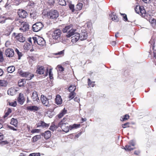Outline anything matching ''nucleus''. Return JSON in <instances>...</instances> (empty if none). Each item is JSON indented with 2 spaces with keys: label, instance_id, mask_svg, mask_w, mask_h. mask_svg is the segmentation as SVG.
Wrapping results in <instances>:
<instances>
[{
  "label": "nucleus",
  "instance_id": "nucleus-29",
  "mask_svg": "<svg viewBox=\"0 0 156 156\" xmlns=\"http://www.w3.org/2000/svg\"><path fill=\"white\" fill-rule=\"evenodd\" d=\"M67 112V110L64 108L61 112L58 115V118H61L63 115L65 114Z\"/></svg>",
  "mask_w": 156,
  "mask_h": 156
},
{
  "label": "nucleus",
  "instance_id": "nucleus-52",
  "mask_svg": "<svg viewBox=\"0 0 156 156\" xmlns=\"http://www.w3.org/2000/svg\"><path fill=\"white\" fill-rule=\"evenodd\" d=\"M40 155L39 153H33L30 154L29 156H40Z\"/></svg>",
  "mask_w": 156,
  "mask_h": 156
},
{
  "label": "nucleus",
  "instance_id": "nucleus-19",
  "mask_svg": "<svg viewBox=\"0 0 156 156\" xmlns=\"http://www.w3.org/2000/svg\"><path fill=\"white\" fill-rule=\"evenodd\" d=\"M17 100L18 102L21 105L23 104L25 101L23 94H22L20 93Z\"/></svg>",
  "mask_w": 156,
  "mask_h": 156
},
{
  "label": "nucleus",
  "instance_id": "nucleus-16",
  "mask_svg": "<svg viewBox=\"0 0 156 156\" xmlns=\"http://www.w3.org/2000/svg\"><path fill=\"white\" fill-rule=\"evenodd\" d=\"M49 125V124H47L44 121H41L37 124V127H41L44 128H47L48 127Z\"/></svg>",
  "mask_w": 156,
  "mask_h": 156
},
{
  "label": "nucleus",
  "instance_id": "nucleus-50",
  "mask_svg": "<svg viewBox=\"0 0 156 156\" xmlns=\"http://www.w3.org/2000/svg\"><path fill=\"white\" fill-rule=\"evenodd\" d=\"M47 3L50 5H51L54 3L55 1L54 0H48Z\"/></svg>",
  "mask_w": 156,
  "mask_h": 156
},
{
  "label": "nucleus",
  "instance_id": "nucleus-24",
  "mask_svg": "<svg viewBox=\"0 0 156 156\" xmlns=\"http://www.w3.org/2000/svg\"><path fill=\"white\" fill-rule=\"evenodd\" d=\"M27 109L31 111H36L39 110V107L35 106H27Z\"/></svg>",
  "mask_w": 156,
  "mask_h": 156
},
{
  "label": "nucleus",
  "instance_id": "nucleus-21",
  "mask_svg": "<svg viewBox=\"0 0 156 156\" xmlns=\"http://www.w3.org/2000/svg\"><path fill=\"white\" fill-rule=\"evenodd\" d=\"M55 101V103L58 105H61L62 103V99L59 95H56Z\"/></svg>",
  "mask_w": 156,
  "mask_h": 156
},
{
  "label": "nucleus",
  "instance_id": "nucleus-28",
  "mask_svg": "<svg viewBox=\"0 0 156 156\" xmlns=\"http://www.w3.org/2000/svg\"><path fill=\"white\" fill-rule=\"evenodd\" d=\"M83 7V4L81 3H78L76 5L75 7L76 11H78L80 10Z\"/></svg>",
  "mask_w": 156,
  "mask_h": 156
},
{
  "label": "nucleus",
  "instance_id": "nucleus-64",
  "mask_svg": "<svg viewBox=\"0 0 156 156\" xmlns=\"http://www.w3.org/2000/svg\"><path fill=\"white\" fill-rule=\"evenodd\" d=\"M3 139V135L2 133H0V140H2Z\"/></svg>",
  "mask_w": 156,
  "mask_h": 156
},
{
  "label": "nucleus",
  "instance_id": "nucleus-40",
  "mask_svg": "<svg viewBox=\"0 0 156 156\" xmlns=\"http://www.w3.org/2000/svg\"><path fill=\"white\" fill-rule=\"evenodd\" d=\"M59 4L62 6H65L66 5V3L65 0H59Z\"/></svg>",
  "mask_w": 156,
  "mask_h": 156
},
{
  "label": "nucleus",
  "instance_id": "nucleus-36",
  "mask_svg": "<svg viewBox=\"0 0 156 156\" xmlns=\"http://www.w3.org/2000/svg\"><path fill=\"white\" fill-rule=\"evenodd\" d=\"M88 85L90 87H94V82H92L90 79H88Z\"/></svg>",
  "mask_w": 156,
  "mask_h": 156
},
{
  "label": "nucleus",
  "instance_id": "nucleus-23",
  "mask_svg": "<svg viewBox=\"0 0 156 156\" xmlns=\"http://www.w3.org/2000/svg\"><path fill=\"white\" fill-rule=\"evenodd\" d=\"M17 90L14 88H11L7 91L8 94L10 95H13L15 94Z\"/></svg>",
  "mask_w": 156,
  "mask_h": 156
},
{
  "label": "nucleus",
  "instance_id": "nucleus-58",
  "mask_svg": "<svg viewBox=\"0 0 156 156\" xmlns=\"http://www.w3.org/2000/svg\"><path fill=\"white\" fill-rule=\"evenodd\" d=\"M140 153V151L139 150L135 151L134 154L136 155H138Z\"/></svg>",
  "mask_w": 156,
  "mask_h": 156
},
{
  "label": "nucleus",
  "instance_id": "nucleus-12",
  "mask_svg": "<svg viewBox=\"0 0 156 156\" xmlns=\"http://www.w3.org/2000/svg\"><path fill=\"white\" fill-rule=\"evenodd\" d=\"M19 17L22 18H25L28 15V13L25 10L23 9H19L18 12Z\"/></svg>",
  "mask_w": 156,
  "mask_h": 156
},
{
  "label": "nucleus",
  "instance_id": "nucleus-31",
  "mask_svg": "<svg viewBox=\"0 0 156 156\" xmlns=\"http://www.w3.org/2000/svg\"><path fill=\"white\" fill-rule=\"evenodd\" d=\"M17 121L16 119H15L13 118L12 119L10 122L11 124L16 127L17 126Z\"/></svg>",
  "mask_w": 156,
  "mask_h": 156
},
{
  "label": "nucleus",
  "instance_id": "nucleus-6",
  "mask_svg": "<svg viewBox=\"0 0 156 156\" xmlns=\"http://www.w3.org/2000/svg\"><path fill=\"white\" fill-rule=\"evenodd\" d=\"M43 25L41 22L36 23L32 26L33 30L35 32H38L43 27Z\"/></svg>",
  "mask_w": 156,
  "mask_h": 156
},
{
  "label": "nucleus",
  "instance_id": "nucleus-54",
  "mask_svg": "<svg viewBox=\"0 0 156 156\" xmlns=\"http://www.w3.org/2000/svg\"><path fill=\"white\" fill-rule=\"evenodd\" d=\"M34 5V3L33 1H30L28 4V5L30 6H33Z\"/></svg>",
  "mask_w": 156,
  "mask_h": 156
},
{
  "label": "nucleus",
  "instance_id": "nucleus-45",
  "mask_svg": "<svg viewBox=\"0 0 156 156\" xmlns=\"http://www.w3.org/2000/svg\"><path fill=\"white\" fill-rule=\"evenodd\" d=\"M149 22L153 25H155L156 24V20L154 19H151Z\"/></svg>",
  "mask_w": 156,
  "mask_h": 156
},
{
  "label": "nucleus",
  "instance_id": "nucleus-61",
  "mask_svg": "<svg viewBox=\"0 0 156 156\" xmlns=\"http://www.w3.org/2000/svg\"><path fill=\"white\" fill-rule=\"evenodd\" d=\"M30 16L31 18H32L33 19H35L36 17L34 15V14L33 13H30Z\"/></svg>",
  "mask_w": 156,
  "mask_h": 156
},
{
  "label": "nucleus",
  "instance_id": "nucleus-14",
  "mask_svg": "<svg viewBox=\"0 0 156 156\" xmlns=\"http://www.w3.org/2000/svg\"><path fill=\"white\" fill-rule=\"evenodd\" d=\"M75 35L74 36L72 37H71V41L73 43H75L76 42L80 39V34L77 33L75 32L74 34Z\"/></svg>",
  "mask_w": 156,
  "mask_h": 156
},
{
  "label": "nucleus",
  "instance_id": "nucleus-41",
  "mask_svg": "<svg viewBox=\"0 0 156 156\" xmlns=\"http://www.w3.org/2000/svg\"><path fill=\"white\" fill-rule=\"evenodd\" d=\"M69 8L73 12H74L76 11L75 8H74L73 5L70 4L69 5Z\"/></svg>",
  "mask_w": 156,
  "mask_h": 156
},
{
  "label": "nucleus",
  "instance_id": "nucleus-10",
  "mask_svg": "<svg viewBox=\"0 0 156 156\" xmlns=\"http://www.w3.org/2000/svg\"><path fill=\"white\" fill-rule=\"evenodd\" d=\"M5 55L7 57H12L14 55V51L12 48H7L5 50Z\"/></svg>",
  "mask_w": 156,
  "mask_h": 156
},
{
  "label": "nucleus",
  "instance_id": "nucleus-38",
  "mask_svg": "<svg viewBox=\"0 0 156 156\" xmlns=\"http://www.w3.org/2000/svg\"><path fill=\"white\" fill-rule=\"evenodd\" d=\"M12 112L11 109L9 108L7 110V112H5V115H4V118H5L8 116L10 113Z\"/></svg>",
  "mask_w": 156,
  "mask_h": 156
},
{
  "label": "nucleus",
  "instance_id": "nucleus-42",
  "mask_svg": "<svg viewBox=\"0 0 156 156\" xmlns=\"http://www.w3.org/2000/svg\"><path fill=\"white\" fill-rule=\"evenodd\" d=\"M130 124V123L127 122L126 123L122 124V126L123 128H125L126 127H129V125Z\"/></svg>",
  "mask_w": 156,
  "mask_h": 156
},
{
  "label": "nucleus",
  "instance_id": "nucleus-20",
  "mask_svg": "<svg viewBox=\"0 0 156 156\" xmlns=\"http://www.w3.org/2000/svg\"><path fill=\"white\" fill-rule=\"evenodd\" d=\"M28 40L32 45H36V37H33L28 38Z\"/></svg>",
  "mask_w": 156,
  "mask_h": 156
},
{
  "label": "nucleus",
  "instance_id": "nucleus-37",
  "mask_svg": "<svg viewBox=\"0 0 156 156\" xmlns=\"http://www.w3.org/2000/svg\"><path fill=\"white\" fill-rule=\"evenodd\" d=\"M129 118V116L128 115H125L123 117H121L120 120L121 121H124L127 120Z\"/></svg>",
  "mask_w": 156,
  "mask_h": 156
},
{
  "label": "nucleus",
  "instance_id": "nucleus-33",
  "mask_svg": "<svg viewBox=\"0 0 156 156\" xmlns=\"http://www.w3.org/2000/svg\"><path fill=\"white\" fill-rule=\"evenodd\" d=\"M69 94L68 98L69 99V100L73 99L75 96L76 94L74 92H70Z\"/></svg>",
  "mask_w": 156,
  "mask_h": 156
},
{
  "label": "nucleus",
  "instance_id": "nucleus-25",
  "mask_svg": "<svg viewBox=\"0 0 156 156\" xmlns=\"http://www.w3.org/2000/svg\"><path fill=\"white\" fill-rule=\"evenodd\" d=\"M80 126L79 124H74L73 125H70L69 126V130H71L74 129H76L79 128Z\"/></svg>",
  "mask_w": 156,
  "mask_h": 156
},
{
  "label": "nucleus",
  "instance_id": "nucleus-34",
  "mask_svg": "<svg viewBox=\"0 0 156 156\" xmlns=\"http://www.w3.org/2000/svg\"><path fill=\"white\" fill-rule=\"evenodd\" d=\"M76 89V88L75 86L70 85L68 89L69 91V92H74Z\"/></svg>",
  "mask_w": 156,
  "mask_h": 156
},
{
  "label": "nucleus",
  "instance_id": "nucleus-3",
  "mask_svg": "<svg viewBox=\"0 0 156 156\" xmlns=\"http://www.w3.org/2000/svg\"><path fill=\"white\" fill-rule=\"evenodd\" d=\"M62 34V32L59 29L56 30L52 33V38L55 40L56 42H58L61 40Z\"/></svg>",
  "mask_w": 156,
  "mask_h": 156
},
{
  "label": "nucleus",
  "instance_id": "nucleus-49",
  "mask_svg": "<svg viewBox=\"0 0 156 156\" xmlns=\"http://www.w3.org/2000/svg\"><path fill=\"white\" fill-rule=\"evenodd\" d=\"M58 71H59V72H62L64 70V68L62 66H58Z\"/></svg>",
  "mask_w": 156,
  "mask_h": 156
},
{
  "label": "nucleus",
  "instance_id": "nucleus-48",
  "mask_svg": "<svg viewBox=\"0 0 156 156\" xmlns=\"http://www.w3.org/2000/svg\"><path fill=\"white\" fill-rule=\"evenodd\" d=\"M17 40L20 42H23L25 41V38L23 36L21 37L17 38Z\"/></svg>",
  "mask_w": 156,
  "mask_h": 156
},
{
  "label": "nucleus",
  "instance_id": "nucleus-22",
  "mask_svg": "<svg viewBox=\"0 0 156 156\" xmlns=\"http://www.w3.org/2000/svg\"><path fill=\"white\" fill-rule=\"evenodd\" d=\"M42 136H44V138L47 139H49L51 136V133L50 131H47L45 132L44 133L41 134Z\"/></svg>",
  "mask_w": 156,
  "mask_h": 156
},
{
  "label": "nucleus",
  "instance_id": "nucleus-35",
  "mask_svg": "<svg viewBox=\"0 0 156 156\" xmlns=\"http://www.w3.org/2000/svg\"><path fill=\"white\" fill-rule=\"evenodd\" d=\"M7 83L4 80H0V86L5 87L7 85Z\"/></svg>",
  "mask_w": 156,
  "mask_h": 156
},
{
  "label": "nucleus",
  "instance_id": "nucleus-7",
  "mask_svg": "<svg viewBox=\"0 0 156 156\" xmlns=\"http://www.w3.org/2000/svg\"><path fill=\"white\" fill-rule=\"evenodd\" d=\"M135 10L136 13L142 16H143V15L145 14L146 13V11L143 6H136L135 8Z\"/></svg>",
  "mask_w": 156,
  "mask_h": 156
},
{
  "label": "nucleus",
  "instance_id": "nucleus-51",
  "mask_svg": "<svg viewBox=\"0 0 156 156\" xmlns=\"http://www.w3.org/2000/svg\"><path fill=\"white\" fill-rule=\"evenodd\" d=\"M9 105L15 107L16 105V101H14L13 102H10L9 103Z\"/></svg>",
  "mask_w": 156,
  "mask_h": 156
},
{
  "label": "nucleus",
  "instance_id": "nucleus-47",
  "mask_svg": "<svg viewBox=\"0 0 156 156\" xmlns=\"http://www.w3.org/2000/svg\"><path fill=\"white\" fill-rule=\"evenodd\" d=\"M120 14L122 16H123V19L125 21H127L128 20L127 15L126 14L121 13H120Z\"/></svg>",
  "mask_w": 156,
  "mask_h": 156
},
{
  "label": "nucleus",
  "instance_id": "nucleus-57",
  "mask_svg": "<svg viewBox=\"0 0 156 156\" xmlns=\"http://www.w3.org/2000/svg\"><path fill=\"white\" fill-rule=\"evenodd\" d=\"M39 132V130L38 129H33L31 130V132L32 133H38Z\"/></svg>",
  "mask_w": 156,
  "mask_h": 156
},
{
  "label": "nucleus",
  "instance_id": "nucleus-17",
  "mask_svg": "<svg viewBox=\"0 0 156 156\" xmlns=\"http://www.w3.org/2000/svg\"><path fill=\"white\" fill-rule=\"evenodd\" d=\"M22 27L20 28V30H22L23 32L29 29V25L26 23H22Z\"/></svg>",
  "mask_w": 156,
  "mask_h": 156
},
{
  "label": "nucleus",
  "instance_id": "nucleus-26",
  "mask_svg": "<svg viewBox=\"0 0 156 156\" xmlns=\"http://www.w3.org/2000/svg\"><path fill=\"white\" fill-rule=\"evenodd\" d=\"M123 149L126 151H130L134 149V148L131 146V145L129 144L126 145Z\"/></svg>",
  "mask_w": 156,
  "mask_h": 156
},
{
  "label": "nucleus",
  "instance_id": "nucleus-1",
  "mask_svg": "<svg viewBox=\"0 0 156 156\" xmlns=\"http://www.w3.org/2000/svg\"><path fill=\"white\" fill-rule=\"evenodd\" d=\"M76 31V29L73 28L72 25L66 26L62 29L64 33H67L66 36L67 37H70L74 35Z\"/></svg>",
  "mask_w": 156,
  "mask_h": 156
},
{
  "label": "nucleus",
  "instance_id": "nucleus-8",
  "mask_svg": "<svg viewBox=\"0 0 156 156\" xmlns=\"http://www.w3.org/2000/svg\"><path fill=\"white\" fill-rule=\"evenodd\" d=\"M41 99L43 104L45 106L47 107H49L50 106V104L49 101V99H48L44 95H41Z\"/></svg>",
  "mask_w": 156,
  "mask_h": 156
},
{
  "label": "nucleus",
  "instance_id": "nucleus-60",
  "mask_svg": "<svg viewBox=\"0 0 156 156\" xmlns=\"http://www.w3.org/2000/svg\"><path fill=\"white\" fill-rule=\"evenodd\" d=\"M16 23L17 24H19V23H20L21 25H22V23H24L23 21H21V20H16Z\"/></svg>",
  "mask_w": 156,
  "mask_h": 156
},
{
  "label": "nucleus",
  "instance_id": "nucleus-55",
  "mask_svg": "<svg viewBox=\"0 0 156 156\" xmlns=\"http://www.w3.org/2000/svg\"><path fill=\"white\" fill-rule=\"evenodd\" d=\"M8 127L11 129H12L14 131H17V129L11 126H8Z\"/></svg>",
  "mask_w": 156,
  "mask_h": 156
},
{
  "label": "nucleus",
  "instance_id": "nucleus-46",
  "mask_svg": "<svg viewBox=\"0 0 156 156\" xmlns=\"http://www.w3.org/2000/svg\"><path fill=\"white\" fill-rule=\"evenodd\" d=\"M4 59L3 57L2 52L0 51V62H2L3 61Z\"/></svg>",
  "mask_w": 156,
  "mask_h": 156
},
{
  "label": "nucleus",
  "instance_id": "nucleus-44",
  "mask_svg": "<svg viewBox=\"0 0 156 156\" xmlns=\"http://www.w3.org/2000/svg\"><path fill=\"white\" fill-rule=\"evenodd\" d=\"M49 78L51 79H52L53 78V74L52 72V69H49Z\"/></svg>",
  "mask_w": 156,
  "mask_h": 156
},
{
  "label": "nucleus",
  "instance_id": "nucleus-43",
  "mask_svg": "<svg viewBox=\"0 0 156 156\" xmlns=\"http://www.w3.org/2000/svg\"><path fill=\"white\" fill-rule=\"evenodd\" d=\"M64 50H63L62 51L58 52L57 53H55V55H63L64 54Z\"/></svg>",
  "mask_w": 156,
  "mask_h": 156
},
{
  "label": "nucleus",
  "instance_id": "nucleus-62",
  "mask_svg": "<svg viewBox=\"0 0 156 156\" xmlns=\"http://www.w3.org/2000/svg\"><path fill=\"white\" fill-rule=\"evenodd\" d=\"M22 36H23L22 34L21 33H19V34H17V35L16 36V37L17 39V38H19L20 37H22Z\"/></svg>",
  "mask_w": 156,
  "mask_h": 156
},
{
  "label": "nucleus",
  "instance_id": "nucleus-32",
  "mask_svg": "<svg viewBox=\"0 0 156 156\" xmlns=\"http://www.w3.org/2000/svg\"><path fill=\"white\" fill-rule=\"evenodd\" d=\"M58 125L56 126L53 123H52L51 125L50 126L49 129L53 131L54 130H55L56 129L58 128Z\"/></svg>",
  "mask_w": 156,
  "mask_h": 156
},
{
  "label": "nucleus",
  "instance_id": "nucleus-5",
  "mask_svg": "<svg viewBox=\"0 0 156 156\" xmlns=\"http://www.w3.org/2000/svg\"><path fill=\"white\" fill-rule=\"evenodd\" d=\"M19 72L20 75L23 77L26 78L27 80H30L34 76V75L33 74L29 73L28 72H23L22 70H20Z\"/></svg>",
  "mask_w": 156,
  "mask_h": 156
},
{
  "label": "nucleus",
  "instance_id": "nucleus-30",
  "mask_svg": "<svg viewBox=\"0 0 156 156\" xmlns=\"http://www.w3.org/2000/svg\"><path fill=\"white\" fill-rule=\"evenodd\" d=\"M15 70V67L13 66H11L8 67L7 69V70L9 73H12Z\"/></svg>",
  "mask_w": 156,
  "mask_h": 156
},
{
  "label": "nucleus",
  "instance_id": "nucleus-15",
  "mask_svg": "<svg viewBox=\"0 0 156 156\" xmlns=\"http://www.w3.org/2000/svg\"><path fill=\"white\" fill-rule=\"evenodd\" d=\"M110 18L113 21L115 22H118L119 19L114 12L112 13L109 15Z\"/></svg>",
  "mask_w": 156,
  "mask_h": 156
},
{
  "label": "nucleus",
  "instance_id": "nucleus-63",
  "mask_svg": "<svg viewBox=\"0 0 156 156\" xmlns=\"http://www.w3.org/2000/svg\"><path fill=\"white\" fill-rule=\"evenodd\" d=\"M74 100L75 101H76L79 102V101H80V98H79L76 97L75 98H74Z\"/></svg>",
  "mask_w": 156,
  "mask_h": 156
},
{
  "label": "nucleus",
  "instance_id": "nucleus-13",
  "mask_svg": "<svg viewBox=\"0 0 156 156\" xmlns=\"http://www.w3.org/2000/svg\"><path fill=\"white\" fill-rule=\"evenodd\" d=\"M82 32L80 34V40L83 41L86 40L87 37V33L85 30H82Z\"/></svg>",
  "mask_w": 156,
  "mask_h": 156
},
{
  "label": "nucleus",
  "instance_id": "nucleus-4",
  "mask_svg": "<svg viewBox=\"0 0 156 156\" xmlns=\"http://www.w3.org/2000/svg\"><path fill=\"white\" fill-rule=\"evenodd\" d=\"M47 15L48 17L51 19L55 20L58 16V12L56 10H51L47 12Z\"/></svg>",
  "mask_w": 156,
  "mask_h": 156
},
{
  "label": "nucleus",
  "instance_id": "nucleus-2",
  "mask_svg": "<svg viewBox=\"0 0 156 156\" xmlns=\"http://www.w3.org/2000/svg\"><path fill=\"white\" fill-rule=\"evenodd\" d=\"M66 118H63L58 124V127H60L62 131L67 133L69 131V126L68 123L66 122Z\"/></svg>",
  "mask_w": 156,
  "mask_h": 156
},
{
  "label": "nucleus",
  "instance_id": "nucleus-56",
  "mask_svg": "<svg viewBox=\"0 0 156 156\" xmlns=\"http://www.w3.org/2000/svg\"><path fill=\"white\" fill-rule=\"evenodd\" d=\"M11 44L10 42L9 41H7L5 43V46L6 47H8Z\"/></svg>",
  "mask_w": 156,
  "mask_h": 156
},
{
  "label": "nucleus",
  "instance_id": "nucleus-39",
  "mask_svg": "<svg viewBox=\"0 0 156 156\" xmlns=\"http://www.w3.org/2000/svg\"><path fill=\"white\" fill-rule=\"evenodd\" d=\"M15 51L18 55V59H20V57L22 56V53L21 52H20L19 50L17 48L16 49Z\"/></svg>",
  "mask_w": 156,
  "mask_h": 156
},
{
  "label": "nucleus",
  "instance_id": "nucleus-53",
  "mask_svg": "<svg viewBox=\"0 0 156 156\" xmlns=\"http://www.w3.org/2000/svg\"><path fill=\"white\" fill-rule=\"evenodd\" d=\"M129 144L131 145V146L134 147L135 145V143L134 141L132 140L130 141L129 143Z\"/></svg>",
  "mask_w": 156,
  "mask_h": 156
},
{
  "label": "nucleus",
  "instance_id": "nucleus-18",
  "mask_svg": "<svg viewBox=\"0 0 156 156\" xmlns=\"http://www.w3.org/2000/svg\"><path fill=\"white\" fill-rule=\"evenodd\" d=\"M37 70L36 73L39 74L41 75L44 73V67L43 66H38L37 67Z\"/></svg>",
  "mask_w": 156,
  "mask_h": 156
},
{
  "label": "nucleus",
  "instance_id": "nucleus-9",
  "mask_svg": "<svg viewBox=\"0 0 156 156\" xmlns=\"http://www.w3.org/2000/svg\"><path fill=\"white\" fill-rule=\"evenodd\" d=\"M36 45L37 44L40 46L42 47L45 45V42L42 37L37 36L36 37Z\"/></svg>",
  "mask_w": 156,
  "mask_h": 156
},
{
  "label": "nucleus",
  "instance_id": "nucleus-59",
  "mask_svg": "<svg viewBox=\"0 0 156 156\" xmlns=\"http://www.w3.org/2000/svg\"><path fill=\"white\" fill-rule=\"evenodd\" d=\"M31 45H32L30 43L29 44H26V48L27 49H29L31 47Z\"/></svg>",
  "mask_w": 156,
  "mask_h": 156
},
{
  "label": "nucleus",
  "instance_id": "nucleus-11",
  "mask_svg": "<svg viewBox=\"0 0 156 156\" xmlns=\"http://www.w3.org/2000/svg\"><path fill=\"white\" fill-rule=\"evenodd\" d=\"M31 98L33 101L35 103H38L40 102V100L38 96L37 92L36 91H34L32 94Z\"/></svg>",
  "mask_w": 156,
  "mask_h": 156
},
{
  "label": "nucleus",
  "instance_id": "nucleus-27",
  "mask_svg": "<svg viewBox=\"0 0 156 156\" xmlns=\"http://www.w3.org/2000/svg\"><path fill=\"white\" fill-rule=\"evenodd\" d=\"M41 136H42L41 134L34 136L32 138L33 142H34L37 141L39 139L41 138Z\"/></svg>",
  "mask_w": 156,
  "mask_h": 156
}]
</instances>
